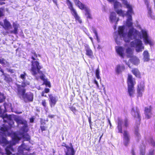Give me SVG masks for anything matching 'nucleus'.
Segmentation results:
<instances>
[{
  "instance_id": "obj_25",
  "label": "nucleus",
  "mask_w": 155,
  "mask_h": 155,
  "mask_svg": "<svg viewBox=\"0 0 155 155\" xmlns=\"http://www.w3.org/2000/svg\"><path fill=\"white\" fill-rule=\"evenodd\" d=\"M132 111L134 112V118L137 119L139 121L141 120V116L139 110L135 111L132 109Z\"/></svg>"
},
{
  "instance_id": "obj_33",
  "label": "nucleus",
  "mask_w": 155,
  "mask_h": 155,
  "mask_svg": "<svg viewBox=\"0 0 155 155\" xmlns=\"http://www.w3.org/2000/svg\"><path fill=\"white\" fill-rule=\"evenodd\" d=\"M91 30L94 33L95 35V37H96V39L97 40V41L98 42H99L100 41V39L99 38H98V35L97 32L94 28H92L91 29Z\"/></svg>"
},
{
  "instance_id": "obj_19",
  "label": "nucleus",
  "mask_w": 155,
  "mask_h": 155,
  "mask_svg": "<svg viewBox=\"0 0 155 155\" xmlns=\"http://www.w3.org/2000/svg\"><path fill=\"white\" fill-rule=\"evenodd\" d=\"M110 19L112 22L115 21L116 20V21L117 22L119 20V18H117L116 14L114 12H112L110 14Z\"/></svg>"
},
{
  "instance_id": "obj_3",
  "label": "nucleus",
  "mask_w": 155,
  "mask_h": 155,
  "mask_svg": "<svg viewBox=\"0 0 155 155\" xmlns=\"http://www.w3.org/2000/svg\"><path fill=\"white\" fill-rule=\"evenodd\" d=\"M127 83L129 94L130 97H133L135 93L134 86L136 84V82L135 79L130 74H128L127 75Z\"/></svg>"
},
{
  "instance_id": "obj_21",
  "label": "nucleus",
  "mask_w": 155,
  "mask_h": 155,
  "mask_svg": "<svg viewBox=\"0 0 155 155\" xmlns=\"http://www.w3.org/2000/svg\"><path fill=\"white\" fill-rule=\"evenodd\" d=\"M71 14L74 17L75 19V21L76 22H78L80 24H81L82 23V20L78 15L77 11H76L71 13Z\"/></svg>"
},
{
  "instance_id": "obj_39",
  "label": "nucleus",
  "mask_w": 155,
  "mask_h": 155,
  "mask_svg": "<svg viewBox=\"0 0 155 155\" xmlns=\"http://www.w3.org/2000/svg\"><path fill=\"white\" fill-rule=\"evenodd\" d=\"M146 118L148 119L150 118L152 116V112L150 113H144Z\"/></svg>"
},
{
  "instance_id": "obj_7",
  "label": "nucleus",
  "mask_w": 155,
  "mask_h": 155,
  "mask_svg": "<svg viewBox=\"0 0 155 155\" xmlns=\"http://www.w3.org/2000/svg\"><path fill=\"white\" fill-rule=\"evenodd\" d=\"M11 133L9 128L8 126L4 124L0 128V135L1 136H8L11 135Z\"/></svg>"
},
{
  "instance_id": "obj_8",
  "label": "nucleus",
  "mask_w": 155,
  "mask_h": 155,
  "mask_svg": "<svg viewBox=\"0 0 155 155\" xmlns=\"http://www.w3.org/2000/svg\"><path fill=\"white\" fill-rule=\"evenodd\" d=\"M25 150L29 151L30 150V148L28 146L25 145L24 143H22L21 146L19 147L18 149V153L17 155H34V154L31 153L29 154L28 153L24 154L23 152Z\"/></svg>"
},
{
  "instance_id": "obj_50",
  "label": "nucleus",
  "mask_w": 155,
  "mask_h": 155,
  "mask_svg": "<svg viewBox=\"0 0 155 155\" xmlns=\"http://www.w3.org/2000/svg\"><path fill=\"white\" fill-rule=\"evenodd\" d=\"M7 71L9 72H10L11 73H13L14 72V71L13 70H12L11 69H7Z\"/></svg>"
},
{
  "instance_id": "obj_30",
  "label": "nucleus",
  "mask_w": 155,
  "mask_h": 155,
  "mask_svg": "<svg viewBox=\"0 0 155 155\" xmlns=\"http://www.w3.org/2000/svg\"><path fill=\"white\" fill-rule=\"evenodd\" d=\"M40 78L43 80L44 81L43 84H45L46 86L48 85V82L47 79H45V76L43 74L41 76H40Z\"/></svg>"
},
{
  "instance_id": "obj_47",
  "label": "nucleus",
  "mask_w": 155,
  "mask_h": 155,
  "mask_svg": "<svg viewBox=\"0 0 155 155\" xmlns=\"http://www.w3.org/2000/svg\"><path fill=\"white\" fill-rule=\"evenodd\" d=\"M145 4L146 5L147 7L149 6V1L148 0H143Z\"/></svg>"
},
{
  "instance_id": "obj_60",
  "label": "nucleus",
  "mask_w": 155,
  "mask_h": 155,
  "mask_svg": "<svg viewBox=\"0 0 155 155\" xmlns=\"http://www.w3.org/2000/svg\"><path fill=\"white\" fill-rule=\"evenodd\" d=\"M110 2H114V0H107Z\"/></svg>"
},
{
  "instance_id": "obj_9",
  "label": "nucleus",
  "mask_w": 155,
  "mask_h": 155,
  "mask_svg": "<svg viewBox=\"0 0 155 155\" xmlns=\"http://www.w3.org/2000/svg\"><path fill=\"white\" fill-rule=\"evenodd\" d=\"M138 31L134 29L133 28L130 29L128 32L127 36L128 38L125 37L124 38V40L126 42H129L130 39H132V36L135 34L136 35L137 34Z\"/></svg>"
},
{
  "instance_id": "obj_43",
  "label": "nucleus",
  "mask_w": 155,
  "mask_h": 155,
  "mask_svg": "<svg viewBox=\"0 0 155 155\" xmlns=\"http://www.w3.org/2000/svg\"><path fill=\"white\" fill-rule=\"evenodd\" d=\"M145 148L140 150V155H145Z\"/></svg>"
},
{
  "instance_id": "obj_64",
  "label": "nucleus",
  "mask_w": 155,
  "mask_h": 155,
  "mask_svg": "<svg viewBox=\"0 0 155 155\" xmlns=\"http://www.w3.org/2000/svg\"><path fill=\"white\" fill-rule=\"evenodd\" d=\"M75 4L78 1V0H73Z\"/></svg>"
},
{
  "instance_id": "obj_17",
  "label": "nucleus",
  "mask_w": 155,
  "mask_h": 155,
  "mask_svg": "<svg viewBox=\"0 0 155 155\" xmlns=\"http://www.w3.org/2000/svg\"><path fill=\"white\" fill-rule=\"evenodd\" d=\"M117 128L118 130V133H123L122 124L123 123V120L120 118H118L117 120Z\"/></svg>"
},
{
  "instance_id": "obj_32",
  "label": "nucleus",
  "mask_w": 155,
  "mask_h": 155,
  "mask_svg": "<svg viewBox=\"0 0 155 155\" xmlns=\"http://www.w3.org/2000/svg\"><path fill=\"white\" fill-rule=\"evenodd\" d=\"M4 80L6 81L7 83H9L12 81V79L9 75H5Z\"/></svg>"
},
{
  "instance_id": "obj_61",
  "label": "nucleus",
  "mask_w": 155,
  "mask_h": 155,
  "mask_svg": "<svg viewBox=\"0 0 155 155\" xmlns=\"http://www.w3.org/2000/svg\"><path fill=\"white\" fill-rule=\"evenodd\" d=\"M54 115H49V117L53 118L54 117Z\"/></svg>"
},
{
  "instance_id": "obj_28",
  "label": "nucleus",
  "mask_w": 155,
  "mask_h": 155,
  "mask_svg": "<svg viewBox=\"0 0 155 155\" xmlns=\"http://www.w3.org/2000/svg\"><path fill=\"white\" fill-rule=\"evenodd\" d=\"M126 52L127 54V57L128 58H131L133 56V52L131 48H128L126 49Z\"/></svg>"
},
{
  "instance_id": "obj_24",
  "label": "nucleus",
  "mask_w": 155,
  "mask_h": 155,
  "mask_svg": "<svg viewBox=\"0 0 155 155\" xmlns=\"http://www.w3.org/2000/svg\"><path fill=\"white\" fill-rule=\"evenodd\" d=\"M124 26H120L119 27L118 30V34L122 36L124 38H125V34L124 33Z\"/></svg>"
},
{
  "instance_id": "obj_22",
  "label": "nucleus",
  "mask_w": 155,
  "mask_h": 155,
  "mask_svg": "<svg viewBox=\"0 0 155 155\" xmlns=\"http://www.w3.org/2000/svg\"><path fill=\"white\" fill-rule=\"evenodd\" d=\"M130 61L134 64L137 65L140 62L139 59L136 56H134L129 60Z\"/></svg>"
},
{
  "instance_id": "obj_31",
  "label": "nucleus",
  "mask_w": 155,
  "mask_h": 155,
  "mask_svg": "<svg viewBox=\"0 0 155 155\" xmlns=\"http://www.w3.org/2000/svg\"><path fill=\"white\" fill-rule=\"evenodd\" d=\"M13 27L14 28V30L10 31V32L12 33H13L16 34L18 33L17 30L18 28V25L14 24L13 25Z\"/></svg>"
},
{
  "instance_id": "obj_41",
  "label": "nucleus",
  "mask_w": 155,
  "mask_h": 155,
  "mask_svg": "<svg viewBox=\"0 0 155 155\" xmlns=\"http://www.w3.org/2000/svg\"><path fill=\"white\" fill-rule=\"evenodd\" d=\"M48 92V89L47 88H45V89L44 91L42 92V96L46 97L47 96L46 94H47Z\"/></svg>"
},
{
  "instance_id": "obj_45",
  "label": "nucleus",
  "mask_w": 155,
  "mask_h": 155,
  "mask_svg": "<svg viewBox=\"0 0 155 155\" xmlns=\"http://www.w3.org/2000/svg\"><path fill=\"white\" fill-rule=\"evenodd\" d=\"M69 108L70 110L73 112H74L76 111V108L74 107L73 106L71 107H69Z\"/></svg>"
},
{
  "instance_id": "obj_56",
  "label": "nucleus",
  "mask_w": 155,
  "mask_h": 155,
  "mask_svg": "<svg viewBox=\"0 0 155 155\" xmlns=\"http://www.w3.org/2000/svg\"><path fill=\"white\" fill-rule=\"evenodd\" d=\"M30 121L31 123H33L34 121V119L33 118H30Z\"/></svg>"
},
{
  "instance_id": "obj_29",
  "label": "nucleus",
  "mask_w": 155,
  "mask_h": 155,
  "mask_svg": "<svg viewBox=\"0 0 155 155\" xmlns=\"http://www.w3.org/2000/svg\"><path fill=\"white\" fill-rule=\"evenodd\" d=\"M143 59L145 61H148L149 60V55L148 51H144L143 53Z\"/></svg>"
},
{
  "instance_id": "obj_63",
  "label": "nucleus",
  "mask_w": 155,
  "mask_h": 155,
  "mask_svg": "<svg viewBox=\"0 0 155 155\" xmlns=\"http://www.w3.org/2000/svg\"><path fill=\"white\" fill-rule=\"evenodd\" d=\"M0 25H1L2 26H3V23L1 22H0Z\"/></svg>"
},
{
  "instance_id": "obj_27",
  "label": "nucleus",
  "mask_w": 155,
  "mask_h": 155,
  "mask_svg": "<svg viewBox=\"0 0 155 155\" xmlns=\"http://www.w3.org/2000/svg\"><path fill=\"white\" fill-rule=\"evenodd\" d=\"M85 15L87 19H92V16L91 14L90 9L87 8L85 10Z\"/></svg>"
},
{
  "instance_id": "obj_34",
  "label": "nucleus",
  "mask_w": 155,
  "mask_h": 155,
  "mask_svg": "<svg viewBox=\"0 0 155 155\" xmlns=\"http://www.w3.org/2000/svg\"><path fill=\"white\" fill-rule=\"evenodd\" d=\"M116 12L119 16L124 17L126 15V14L124 13V11L121 9L117 10Z\"/></svg>"
},
{
  "instance_id": "obj_54",
  "label": "nucleus",
  "mask_w": 155,
  "mask_h": 155,
  "mask_svg": "<svg viewBox=\"0 0 155 155\" xmlns=\"http://www.w3.org/2000/svg\"><path fill=\"white\" fill-rule=\"evenodd\" d=\"M42 104L44 107L46 105V103L45 101H43L42 102Z\"/></svg>"
},
{
  "instance_id": "obj_59",
  "label": "nucleus",
  "mask_w": 155,
  "mask_h": 155,
  "mask_svg": "<svg viewBox=\"0 0 155 155\" xmlns=\"http://www.w3.org/2000/svg\"><path fill=\"white\" fill-rule=\"evenodd\" d=\"M2 73V75L4 76L5 75V74L4 73V72L2 70H1V71H0Z\"/></svg>"
},
{
  "instance_id": "obj_18",
  "label": "nucleus",
  "mask_w": 155,
  "mask_h": 155,
  "mask_svg": "<svg viewBox=\"0 0 155 155\" xmlns=\"http://www.w3.org/2000/svg\"><path fill=\"white\" fill-rule=\"evenodd\" d=\"M49 97L50 99V104L51 107H54L56 104L57 100L56 97L53 96L52 95H49Z\"/></svg>"
},
{
  "instance_id": "obj_5",
  "label": "nucleus",
  "mask_w": 155,
  "mask_h": 155,
  "mask_svg": "<svg viewBox=\"0 0 155 155\" xmlns=\"http://www.w3.org/2000/svg\"><path fill=\"white\" fill-rule=\"evenodd\" d=\"M142 38L145 45H149L150 46L153 45L154 42L149 36L147 32L144 30H142L141 31Z\"/></svg>"
},
{
  "instance_id": "obj_55",
  "label": "nucleus",
  "mask_w": 155,
  "mask_h": 155,
  "mask_svg": "<svg viewBox=\"0 0 155 155\" xmlns=\"http://www.w3.org/2000/svg\"><path fill=\"white\" fill-rule=\"evenodd\" d=\"M53 2L55 3L56 5H57V0H52Z\"/></svg>"
},
{
  "instance_id": "obj_51",
  "label": "nucleus",
  "mask_w": 155,
  "mask_h": 155,
  "mask_svg": "<svg viewBox=\"0 0 155 155\" xmlns=\"http://www.w3.org/2000/svg\"><path fill=\"white\" fill-rule=\"evenodd\" d=\"M147 155H154V151L152 150L150 151Z\"/></svg>"
},
{
  "instance_id": "obj_4",
  "label": "nucleus",
  "mask_w": 155,
  "mask_h": 155,
  "mask_svg": "<svg viewBox=\"0 0 155 155\" xmlns=\"http://www.w3.org/2000/svg\"><path fill=\"white\" fill-rule=\"evenodd\" d=\"M33 55L31 57V58L33 60L31 61V70L32 74L35 75L37 73L40 74L39 70L41 68V67L39 65V63L37 61V54L36 53H34Z\"/></svg>"
},
{
  "instance_id": "obj_26",
  "label": "nucleus",
  "mask_w": 155,
  "mask_h": 155,
  "mask_svg": "<svg viewBox=\"0 0 155 155\" xmlns=\"http://www.w3.org/2000/svg\"><path fill=\"white\" fill-rule=\"evenodd\" d=\"M125 4L126 5V7L128 9L127 12V15L131 17V13L132 12V8L131 5L128 4L127 3V2H126Z\"/></svg>"
},
{
  "instance_id": "obj_16",
  "label": "nucleus",
  "mask_w": 155,
  "mask_h": 155,
  "mask_svg": "<svg viewBox=\"0 0 155 155\" xmlns=\"http://www.w3.org/2000/svg\"><path fill=\"white\" fill-rule=\"evenodd\" d=\"M66 3L68 8L70 10L71 14L76 11L74 7L73 3L70 0H66Z\"/></svg>"
},
{
  "instance_id": "obj_20",
  "label": "nucleus",
  "mask_w": 155,
  "mask_h": 155,
  "mask_svg": "<svg viewBox=\"0 0 155 155\" xmlns=\"http://www.w3.org/2000/svg\"><path fill=\"white\" fill-rule=\"evenodd\" d=\"M75 4L80 9L82 10H85L87 8L84 4L82 3L79 0L78 1L75 3Z\"/></svg>"
},
{
  "instance_id": "obj_11",
  "label": "nucleus",
  "mask_w": 155,
  "mask_h": 155,
  "mask_svg": "<svg viewBox=\"0 0 155 155\" xmlns=\"http://www.w3.org/2000/svg\"><path fill=\"white\" fill-rule=\"evenodd\" d=\"M123 135L124 144L125 146H127L130 142V135L128 131L126 130H124Z\"/></svg>"
},
{
  "instance_id": "obj_13",
  "label": "nucleus",
  "mask_w": 155,
  "mask_h": 155,
  "mask_svg": "<svg viewBox=\"0 0 155 155\" xmlns=\"http://www.w3.org/2000/svg\"><path fill=\"white\" fill-rule=\"evenodd\" d=\"M125 69V66L124 64H118L116 67L115 71L117 74L121 73Z\"/></svg>"
},
{
  "instance_id": "obj_1",
  "label": "nucleus",
  "mask_w": 155,
  "mask_h": 155,
  "mask_svg": "<svg viewBox=\"0 0 155 155\" xmlns=\"http://www.w3.org/2000/svg\"><path fill=\"white\" fill-rule=\"evenodd\" d=\"M15 120L17 123L18 125L19 124H21L23 126L21 127L20 131L17 133H14L12 136V140L8 141L4 137H2L1 142L5 144H8L5 148V151L7 154L9 155L11 154V151H13L12 148V146L15 145L21 138L23 137L25 140L27 141L29 140L30 139V136L26 134L24 135V132H26L28 131V124L27 122L23 118L20 117H16Z\"/></svg>"
},
{
  "instance_id": "obj_12",
  "label": "nucleus",
  "mask_w": 155,
  "mask_h": 155,
  "mask_svg": "<svg viewBox=\"0 0 155 155\" xmlns=\"http://www.w3.org/2000/svg\"><path fill=\"white\" fill-rule=\"evenodd\" d=\"M85 54L89 58L91 59L94 58V53L92 50L88 45H86L85 47Z\"/></svg>"
},
{
  "instance_id": "obj_40",
  "label": "nucleus",
  "mask_w": 155,
  "mask_h": 155,
  "mask_svg": "<svg viewBox=\"0 0 155 155\" xmlns=\"http://www.w3.org/2000/svg\"><path fill=\"white\" fill-rule=\"evenodd\" d=\"M128 120L127 118H125L124 121V126L125 127H127L128 126Z\"/></svg>"
},
{
  "instance_id": "obj_2",
  "label": "nucleus",
  "mask_w": 155,
  "mask_h": 155,
  "mask_svg": "<svg viewBox=\"0 0 155 155\" xmlns=\"http://www.w3.org/2000/svg\"><path fill=\"white\" fill-rule=\"evenodd\" d=\"M27 74L24 72L20 75V82L22 85H17V94L21 99H23L25 102L28 101H32L33 99V95L30 94H25V90L24 87L30 84L29 82L26 79Z\"/></svg>"
},
{
  "instance_id": "obj_36",
  "label": "nucleus",
  "mask_w": 155,
  "mask_h": 155,
  "mask_svg": "<svg viewBox=\"0 0 155 155\" xmlns=\"http://www.w3.org/2000/svg\"><path fill=\"white\" fill-rule=\"evenodd\" d=\"M152 107L151 106L149 107H145L144 108V113H150L152 112Z\"/></svg>"
},
{
  "instance_id": "obj_23",
  "label": "nucleus",
  "mask_w": 155,
  "mask_h": 155,
  "mask_svg": "<svg viewBox=\"0 0 155 155\" xmlns=\"http://www.w3.org/2000/svg\"><path fill=\"white\" fill-rule=\"evenodd\" d=\"M131 71L136 77L139 78H141L140 73L137 68H134Z\"/></svg>"
},
{
  "instance_id": "obj_49",
  "label": "nucleus",
  "mask_w": 155,
  "mask_h": 155,
  "mask_svg": "<svg viewBox=\"0 0 155 155\" xmlns=\"http://www.w3.org/2000/svg\"><path fill=\"white\" fill-rule=\"evenodd\" d=\"M127 24L128 27H131L132 25V23L131 22H129L127 23Z\"/></svg>"
},
{
  "instance_id": "obj_44",
  "label": "nucleus",
  "mask_w": 155,
  "mask_h": 155,
  "mask_svg": "<svg viewBox=\"0 0 155 155\" xmlns=\"http://www.w3.org/2000/svg\"><path fill=\"white\" fill-rule=\"evenodd\" d=\"M0 63L5 65L7 63L6 61L3 58L0 59Z\"/></svg>"
},
{
  "instance_id": "obj_46",
  "label": "nucleus",
  "mask_w": 155,
  "mask_h": 155,
  "mask_svg": "<svg viewBox=\"0 0 155 155\" xmlns=\"http://www.w3.org/2000/svg\"><path fill=\"white\" fill-rule=\"evenodd\" d=\"M93 83H94L96 85L97 87V88H98L99 87L98 84L97 82V80H96V79H94L93 81Z\"/></svg>"
},
{
  "instance_id": "obj_57",
  "label": "nucleus",
  "mask_w": 155,
  "mask_h": 155,
  "mask_svg": "<svg viewBox=\"0 0 155 155\" xmlns=\"http://www.w3.org/2000/svg\"><path fill=\"white\" fill-rule=\"evenodd\" d=\"M103 134H102L101 136L100 137V138H99V142L101 140V139L103 135Z\"/></svg>"
},
{
  "instance_id": "obj_14",
  "label": "nucleus",
  "mask_w": 155,
  "mask_h": 155,
  "mask_svg": "<svg viewBox=\"0 0 155 155\" xmlns=\"http://www.w3.org/2000/svg\"><path fill=\"white\" fill-rule=\"evenodd\" d=\"M144 90V86L143 84H140L138 85L137 88V97H141L142 96V92Z\"/></svg>"
},
{
  "instance_id": "obj_38",
  "label": "nucleus",
  "mask_w": 155,
  "mask_h": 155,
  "mask_svg": "<svg viewBox=\"0 0 155 155\" xmlns=\"http://www.w3.org/2000/svg\"><path fill=\"white\" fill-rule=\"evenodd\" d=\"M95 74L97 79H101V78L99 75L100 69L99 68L96 69Z\"/></svg>"
},
{
  "instance_id": "obj_15",
  "label": "nucleus",
  "mask_w": 155,
  "mask_h": 155,
  "mask_svg": "<svg viewBox=\"0 0 155 155\" xmlns=\"http://www.w3.org/2000/svg\"><path fill=\"white\" fill-rule=\"evenodd\" d=\"M116 50L118 55L122 58H124L125 55L124 48L121 46H118L116 48Z\"/></svg>"
},
{
  "instance_id": "obj_37",
  "label": "nucleus",
  "mask_w": 155,
  "mask_h": 155,
  "mask_svg": "<svg viewBox=\"0 0 155 155\" xmlns=\"http://www.w3.org/2000/svg\"><path fill=\"white\" fill-rule=\"evenodd\" d=\"M114 8L115 9H117L122 7L121 4L117 1H116L114 4Z\"/></svg>"
},
{
  "instance_id": "obj_10",
  "label": "nucleus",
  "mask_w": 155,
  "mask_h": 155,
  "mask_svg": "<svg viewBox=\"0 0 155 155\" xmlns=\"http://www.w3.org/2000/svg\"><path fill=\"white\" fill-rule=\"evenodd\" d=\"M70 146L69 147L65 143L63 142L62 143L61 146L65 147L67 150V151L65 152L66 155L67 153H68L69 155H74L75 151L73 147L72 143H70Z\"/></svg>"
},
{
  "instance_id": "obj_6",
  "label": "nucleus",
  "mask_w": 155,
  "mask_h": 155,
  "mask_svg": "<svg viewBox=\"0 0 155 155\" xmlns=\"http://www.w3.org/2000/svg\"><path fill=\"white\" fill-rule=\"evenodd\" d=\"M136 43H135L134 41L131 42V45L132 46L134 47L136 46L137 48V51L138 52L142 51V49H144V47L143 46L142 42L141 40L139 39H137L135 40Z\"/></svg>"
},
{
  "instance_id": "obj_62",
  "label": "nucleus",
  "mask_w": 155,
  "mask_h": 155,
  "mask_svg": "<svg viewBox=\"0 0 155 155\" xmlns=\"http://www.w3.org/2000/svg\"><path fill=\"white\" fill-rule=\"evenodd\" d=\"M89 38L92 41H93V38L91 37H89Z\"/></svg>"
},
{
  "instance_id": "obj_35",
  "label": "nucleus",
  "mask_w": 155,
  "mask_h": 155,
  "mask_svg": "<svg viewBox=\"0 0 155 155\" xmlns=\"http://www.w3.org/2000/svg\"><path fill=\"white\" fill-rule=\"evenodd\" d=\"M5 26L7 29H8L11 27V25L10 23L7 20H5L4 21Z\"/></svg>"
},
{
  "instance_id": "obj_52",
  "label": "nucleus",
  "mask_w": 155,
  "mask_h": 155,
  "mask_svg": "<svg viewBox=\"0 0 155 155\" xmlns=\"http://www.w3.org/2000/svg\"><path fill=\"white\" fill-rule=\"evenodd\" d=\"M132 155H135L134 150L133 149H132L131 151Z\"/></svg>"
},
{
  "instance_id": "obj_48",
  "label": "nucleus",
  "mask_w": 155,
  "mask_h": 155,
  "mask_svg": "<svg viewBox=\"0 0 155 155\" xmlns=\"http://www.w3.org/2000/svg\"><path fill=\"white\" fill-rule=\"evenodd\" d=\"M3 9L2 8H0V17L2 16L3 15Z\"/></svg>"
},
{
  "instance_id": "obj_42",
  "label": "nucleus",
  "mask_w": 155,
  "mask_h": 155,
  "mask_svg": "<svg viewBox=\"0 0 155 155\" xmlns=\"http://www.w3.org/2000/svg\"><path fill=\"white\" fill-rule=\"evenodd\" d=\"M134 133L135 134L137 137L139 138L140 137V135L139 133L138 129V128L135 129Z\"/></svg>"
},
{
  "instance_id": "obj_58",
  "label": "nucleus",
  "mask_w": 155,
  "mask_h": 155,
  "mask_svg": "<svg viewBox=\"0 0 155 155\" xmlns=\"http://www.w3.org/2000/svg\"><path fill=\"white\" fill-rule=\"evenodd\" d=\"M88 121H89V124H91V118H89Z\"/></svg>"
},
{
  "instance_id": "obj_53",
  "label": "nucleus",
  "mask_w": 155,
  "mask_h": 155,
  "mask_svg": "<svg viewBox=\"0 0 155 155\" xmlns=\"http://www.w3.org/2000/svg\"><path fill=\"white\" fill-rule=\"evenodd\" d=\"M41 129L42 131L45 130L46 127L44 126H41Z\"/></svg>"
}]
</instances>
